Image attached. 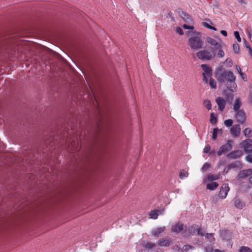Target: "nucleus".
Wrapping results in <instances>:
<instances>
[{
  "label": "nucleus",
  "mask_w": 252,
  "mask_h": 252,
  "mask_svg": "<svg viewBox=\"0 0 252 252\" xmlns=\"http://www.w3.org/2000/svg\"><path fill=\"white\" fill-rule=\"evenodd\" d=\"M235 206L240 209H242L245 205L244 202L239 198H236L234 200Z\"/></svg>",
  "instance_id": "21"
},
{
  "label": "nucleus",
  "mask_w": 252,
  "mask_h": 252,
  "mask_svg": "<svg viewBox=\"0 0 252 252\" xmlns=\"http://www.w3.org/2000/svg\"><path fill=\"white\" fill-rule=\"evenodd\" d=\"M165 230V227H159L154 229L152 231V234L155 236H158L161 233L163 232Z\"/></svg>",
  "instance_id": "19"
},
{
  "label": "nucleus",
  "mask_w": 252,
  "mask_h": 252,
  "mask_svg": "<svg viewBox=\"0 0 252 252\" xmlns=\"http://www.w3.org/2000/svg\"><path fill=\"white\" fill-rule=\"evenodd\" d=\"M79 144L78 139L72 141L70 142L68 145V150L73 151L79 149Z\"/></svg>",
  "instance_id": "15"
},
{
  "label": "nucleus",
  "mask_w": 252,
  "mask_h": 252,
  "mask_svg": "<svg viewBox=\"0 0 252 252\" xmlns=\"http://www.w3.org/2000/svg\"><path fill=\"white\" fill-rule=\"evenodd\" d=\"M242 147H243L245 152H252V140L250 139H247L244 140L242 143Z\"/></svg>",
  "instance_id": "7"
},
{
  "label": "nucleus",
  "mask_w": 252,
  "mask_h": 252,
  "mask_svg": "<svg viewBox=\"0 0 252 252\" xmlns=\"http://www.w3.org/2000/svg\"><path fill=\"white\" fill-rule=\"evenodd\" d=\"M184 225L183 223H177L173 225L171 228L172 232L178 234L184 230Z\"/></svg>",
  "instance_id": "12"
},
{
  "label": "nucleus",
  "mask_w": 252,
  "mask_h": 252,
  "mask_svg": "<svg viewBox=\"0 0 252 252\" xmlns=\"http://www.w3.org/2000/svg\"><path fill=\"white\" fill-rule=\"evenodd\" d=\"M156 244L152 242H147L145 246V247L148 249H152L156 247Z\"/></svg>",
  "instance_id": "28"
},
{
  "label": "nucleus",
  "mask_w": 252,
  "mask_h": 252,
  "mask_svg": "<svg viewBox=\"0 0 252 252\" xmlns=\"http://www.w3.org/2000/svg\"><path fill=\"white\" fill-rule=\"evenodd\" d=\"M178 13L180 17L186 23L190 24L192 22V18L188 13L185 12L180 9L178 11Z\"/></svg>",
  "instance_id": "9"
},
{
  "label": "nucleus",
  "mask_w": 252,
  "mask_h": 252,
  "mask_svg": "<svg viewBox=\"0 0 252 252\" xmlns=\"http://www.w3.org/2000/svg\"><path fill=\"white\" fill-rule=\"evenodd\" d=\"M172 243V240L170 238H160L158 244L161 247H168Z\"/></svg>",
  "instance_id": "14"
},
{
  "label": "nucleus",
  "mask_w": 252,
  "mask_h": 252,
  "mask_svg": "<svg viewBox=\"0 0 252 252\" xmlns=\"http://www.w3.org/2000/svg\"><path fill=\"white\" fill-rule=\"evenodd\" d=\"M234 51L237 53L239 51V45L237 43H235L233 45Z\"/></svg>",
  "instance_id": "39"
},
{
  "label": "nucleus",
  "mask_w": 252,
  "mask_h": 252,
  "mask_svg": "<svg viewBox=\"0 0 252 252\" xmlns=\"http://www.w3.org/2000/svg\"><path fill=\"white\" fill-rule=\"evenodd\" d=\"M241 106V101L239 98H237L236 99L234 106H233V109L234 111L235 112L239 111L241 109H239L240 107Z\"/></svg>",
  "instance_id": "20"
},
{
  "label": "nucleus",
  "mask_w": 252,
  "mask_h": 252,
  "mask_svg": "<svg viewBox=\"0 0 252 252\" xmlns=\"http://www.w3.org/2000/svg\"><path fill=\"white\" fill-rule=\"evenodd\" d=\"M188 176V173L187 171H185L184 169H182L180 171L179 173V177L181 179H183L185 178H186Z\"/></svg>",
  "instance_id": "26"
},
{
  "label": "nucleus",
  "mask_w": 252,
  "mask_h": 252,
  "mask_svg": "<svg viewBox=\"0 0 252 252\" xmlns=\"http://www.w3.org/2000/svg\"><path fill=\"white\" fill-rule=\"evenodd\" d=\"M249 183L252 185V176L249 179Z\"/></svg>",
  "instance_id": "54"
},
{
  "label": "nucleus",
  "mask_w": 252,
  "mask_h": 252,
  "mask_svg": "<svg viewBox=\"0 0 252 252\" xmlns=\"http://www.w3.org/2000/svg\"><path fill=\"white\" fill-rule=\"evenodd\" d=\"M203 25L205 28H208L209 29H211V30H214V31H216L217 30V29H216V28L215 27H213V26L210 25L207 23H203Z\"/></svg>",
  "instance_id": "36"
},
{
  "label": "nucleus",
  "mask_w": 252,
  "mask_h": 252,
  "mask_svg": "<svg viewBox=\"0 0 252 252\" xmlns=\"http://www.w3.org/2000/svg\"><path fill=\"white\" fill-rule=\"evenodd\" d=\"M196 56L200 60L209 61L214 56V54L207 50H203L197 52Z\"/></svg>",
  "instance_id": "4"
},
{
  "label": "nucleus",
  "mask_w": 252,
  "mask_h": 252,
  "mask_svg": "<svg viewBox=\"0 0 252 252\" xmlns=\"http://www.w3.org/2000/svg\"><path fill=\"white\" fill-rule=\"evenodd\" d=\"M209 84L212 88H216V81L213 78L211 77L210 78Z\"/></svg>",
  "instance_id": "34"
},
{
  "label": "nucleus",
  "mask_w": 252,
  "mask_h": 252,
  "mask_svg": "<svg viewBox=\"0 0 252 252\" xmlns=\"http://www.w3.org/2000/svg\"><path fill=\"white\" fill-rule=\"evenodd\" d=\"M201 67L204 71L203 73V80L205 83H208V78L212 75V70L207 64H203Z\"/></svg>",
  "instance_id": "6"
},
{
  "label": "nucleus",
  "mask_w": 252,
  "mask_h": 252,
  "mask_svg": "<svg viewBox=\"0 0 252 252\" xmlns=\"http://www.w3.org/2000/svg\"><path fill=\"white\" fill-rule=\"evenodd\" d=\"M249 98L250 101L252 103V90L251 91L250 94Z\"/></svg>",
  "instance_id": "52"
},
{
  "label": "nucleus",
  "mask_w": 252,
  "mask_h": 252,
  "mask_svg": "<svg viewBox=\"0 0 252 252\" xmlns=\"http://www.w3.org/2000/svg\"><path fill=\"white\" fill-rule=\"evenodd\" d=\"M246 160L249 162L252 163V154H249L246 156Z\"/></svg>",
  "instance_id": "46"
},
{
  "label": "nucleus",
  "mask_w": 252,
  "mask_h": 252,
  "mask_svg": "<svg viewBox=\"0 0 252 252\" xmlns=\"http://www.w3.org/2000/svg\"><path fill=\"white\" fill-rule=\"evenodd\" d=\"M216 101L219 106V109L220 111H222L225 106V101L224 100V99L222 98L221 97H218L217 98Z\"/></svg>",
  "instance_id": "17"
},
{
  "label": "nucleus",
  "mask_w": 252,
  "mask_h": 252,
  "mask_svg": "<svg viewBox=\"0 0 252 252\" xmlns=\"http://www.w3.org/2000/svg\"><path fill=\"white\" fill-rule=\"evenodd\" d=\"M189 247V246H187V245L185 246L184 247V250H186V249H187V247Z\"/></svg>",
  "instance_id": "56"
},
{
  "label": "nucleus",
  "mask_w": 252,
  "mask_h": 252,
  "mask_svg": "<svg viewBox=\"0 0 252 252\" xmlns=\"http://www.w3.org/2000/svg\"><path fill=\"white\" fill-rule=\"evenodd\" d=\"M236 69H237V71H238V73H239V74L241 73V72H242L241 71V68L240 67V66H237H237H236Z\"/></svg>",
  "instance_id": "53"
},
{
  "label": "nucleus",
  "mask_w": 252,
  "mask_h": 252,
  "mask_svg": "<svg viewBox=\"0 0 252 252\" xmlns=\"http://www.w3.org/2000/svg\"><path fill=\"white\" fill-rule=\"evenodd\" d=\"M235 117L238 123L243 124L245 122L246 118V114L243 110L235 112Z\"/></svg>",
  "instance_id": "8"
},
{
  "label": "nucleus",
  "mask_w": 252,
  "mask_h": 252,
  "mask_svg": "<svg viewBox=\"0 0 252 252\" xmlns=\"http://www.w3.org/2000/svg\"><path fill=\"white\" fill-rule=\"evenodd\" d=\"M228 65V66L230 67L232 66V61L231 59H229V58H227L226 60H225V62Z\"/></svg>",
  "instance_id": "45"
},
{
  "label": "nucleus",
  "mask_w": 252,
  "mask_h": 252,
  "mask_svg": "<svg viewBox=\"0 0 252 252\" xmlns=\"http://www.w3.org/2000/svg\"><path fill=\"white\" fill-rule=\"evenodd\" d=\"M232 144L233 141L232 140H229L227 141V142L222 145L220 147L219 150L217 152V155L219 156H220L222 154H224L227 152H229L232 149Z\"/></svg>",
  "instance_id": "5"
},
{
  "label": "nucleus",
  "mask_w": 252,
  "mask_h": 252,
  "mask_svg": "<svg viewBox=\"0 0 252 252\" xmlns=\"http://www.w3.org/2000/svg\"><path fill=\"white\" fill-rule=\"evenodd\" d=\"M246 32L247 34L248 37H249L250 39L252 42V29L250 27H249L246 29Z\"/></svg>",
  "instance_id": "33"
},
{
  "label": "nucleus",
  "mask_w": 252,
  "mask_h": 252,
  "mask_svg": "<svg viewBox=\"0 0 252 252\" xmlns=\"http://www.w3.org/2000/svg\"><path fill=\"white\" fill-rule=\"evenodd\" d=\"M241 165V164L239 161H234V162H233L230 163L228 165L227 168H228V170H230V169L234 168L235 167L240 168Z\"/></svg>",
  "instance_id": "23"
},
{
  "label": "nucleus",
  "mask_w": 252,
  "mask_h": 252,
  "mask_svg": "<svg viewBox=\"0 0 252 252\" xmlns=\"http://www.w3.org/2000/svg\"><path fill=\"white\" fill-rule=\"evenodd\" d=\"M210 164L206 162L204 163V165H203L202 167V170L204 171L207 170L210 167Z\"/></svg>",
  "instance_id": "44"
},
{
  "label": "nucleus",
  "mask_w": 252,
  "mask_h": 252,
  "mask_svg": "<svg viewBox=\"0 0 252 252\" xmlns=\"http://www.w3.org/2000/svg\"><path fill=\"white\" fill-rule=\"evenodd\" d=\"M239 252H252V250L246 246H242L240 248Z\"/></svg>",
  "instance_id": "29"
},
{
  "label": "nucleus",
  "mask_w": 252,
  "mask_h": 252,
  "mask_svg": "<svg viewBox=\"0 0 252 252\" xmlns=\"http://www.w3.org/2000/svg\"><path fill=\"white\" fill-rule=\"evenodd\" d=\"M159 211L158 210H154L150 211L149 216L150 218L157 219L159 215Z\"/></svg>",
  "instance_id": "22"
},
{
  "label": "nucleus",
  "mask_w": 252,
  "mask_h": 252,
  "mask_svg": "<svg viewBox=\"0 0 252 252\" xmlns=\"http://www.w3.org/2000/svg\"><path fill=\"white\" fill-rule=\"evenodd\" d=\"M216 77L218 81L221 83H223L227 88L231 92H234L237 85L235 83L236 77L231 71L224 70L221 71L219 69L216 72Z\"/></svg>",
  "instance_id": "1"
},
{
  "label": "nucleus",
  "mask_w": 252,
  "mask_h": 252,
  "mask_svg": "<svg viewBox=\"0 0 252 252\" xmlns=\"http://www.w3.org/2000/svg\"><path fill=\"white\" fill-rule=\"evenodd\" d=\"M219 130V129L218 128H214L213 131V134H212V138L213 140H215L217 138V132Z\"/></svg>",
  "instance_id": "35"
},
{
  "label": "nucleus",
  "mask_w": 252,
  "mask_h": 252,
  "mask_svg": "<svg viewBox=\"0 0 252 252\" xmlns=\"http://www.w3.org/2000/svg\"><path fill=\"white\" fill-rule=\"evenodd\" d=\"M242 79L244 81H247V75L245 73H243V72H241V73L240 74Z\"/></svg>",
  "instance_id": "48"
},
{
  "label": "nucleus",
  "mask_w": 252,
  "mask_h": 252,
  "mask_svg": "<svg viewBox=\"0 0 252 252\" xmlns=\"http://www.w3.org/2000/svg\"><path fill=\"white\" fill-rule=\"evenodd\" d=\"M207 42L210 45L213 46L216 49V48H220L221 44L218 43L215 39L208 37L207 38Z\"/></svg>",
  "instance_id": "18"
},
{
  "label": "nucleus",
  "mask_w": 252,
  "mask_h": 252,
  "mask_svg": "<svg viewBox=\"0 0 252 252\" xmlns=\"http://www.w3.org/2000/svg\"><path fill=\"white\" fill-rule=\"evenodd\" d=\"M219 186V184L216 182H212L207 185V189L209 190H214Z\"/></svg>",
  "instance_id": "24"
},
{
  "label": "nucleus",
  "mask_w": 252,
  "mask_h": 252,
  "mask_svg": "<svg viewBox=\"0 0 252 252\" xmlns=\"http://www.w3.org/2000/svg\"><path fill=\"white\" fill-rule=\"evenodd\" d=\"M226 95H227V98L228 99L232 100V99L233 98V94L232 93H229L228 94H226Z\"/></svg>",
  "instance_id": "49"
},
{
  "label": "nucleus",
  "mask_w": 252,
  "mask_h": 252,
  "mask_svg": "<svg viewBox=\"0 0 252 252\" xmlns=\"http://www.w3.org/2000/svg\"><path fill=\"white\" fill-rule=\"evenodd\" d=\"M224 123L226 126L229 127L232 125L233 121L231 119H228L224 121Z\"/></svg>",
  "instance_id": "37"
},
{
  "label": "nucleus",
  "mask_w": 252,
  "mask_h": 252,
  "mask_svg": "<svg viewBox=\"0 0 252 252\" xmlns=\"http://www.w3.org/2000/svg\"><path fill=\"white\" fill-rule=\"evenodd\" d=\"M206 237L210 242L214 241L215 240V238L214 237V233H207L206 235Z\"/></svg>",
  "instance_id": "32"
},
{
  "label": "nucleus",
  "mask_w": 252,
  "mask_h": 252,
  "mask_svg": "<svg viewBox=\"0 0 252 252\" xmlns=\"http://www.w3.org/2000/svg\"><path fill=\"white\" fill-rule=\"evenodd\" d=\"M252 174V169H248L241 171L238 177L239 179L245 178Z\"/></svg>",
  "instance_id": "16"
},
{
  "label": "nucleus",
  "mask_w": 252,
  "mask_h": 252,
  "mask_svg": "<svg viewBox=\"0 0 252 252\" xmlns=\"http://www.w3.org/2000/svg\"><path fill=\"white\" fill-rule=\"evenodd\" d=\"M231 134L235 137L239 136L241 132V127L239 125H234L230 128Z\"/></svg>",
  "instance_id": "13"
},
{
  "label": "nucleus",
  "mask_w": 252,
  "mask_h": 252,
  "mask_svg": "<svg viewBox=\"0 0 252 252\" xmlns=\"http://www.w3.org/2000/svg\"><path fill=\"white\" fill-rule=\"evenodd\" d=\"M237 0L243 6H245L247 3L245 0Z\"/></svg>",
  "instance_id": "50"
},
{
  "label": "nucleus",
  "mask_w": 252,
  "mask_h": 252,
  "mask_svg": "<svg viewBox=\"0 0 252 252\" xmlns=\"http://www.w3.org/2000/svg\"><path fill=\"white\" fill-rule=\"evenodd\" d=\"M203 104L208 110H210L211 109L212 105L210 100H205L203 101Z\"/></svg>",
  "instance_id": "30"
},
{
  "label": "nucleus",
  "mask_w": 252,
  "mask_h": 252,
  "mask_svg": "<svg viewBox=\"0 0 252 252\" xmlns=\"http://www.w3.org/2000/svg\"><path fill=\"white\" fill-rule=\"evenodd\" d=\"M220 33L222 34L224 36H227V32L225 31L221 30L220 31Z\"/></svg>",
  "instance_id": "51"
},
{
  "label": "nucleus",
  "mask_w": 252,
  "mask_h": 252,
  "mask_svg": "<svg viewBox=\"0 0 252 252\" xmlns=\"http://www.w3.org/2000/svg\"><path fill=\"white\" fill-rule=\"evenodd\" d=\"M210 146L209 145H207L205 146L204 149H203V152L205 153H208L210 151Z\"/></svg>",
  "instance_id": "43"
},
{
  "label": "nucleus",
  "mask_w": 252,
  "mask_h": 252,
  "mask_svg": "<svg viewBox=\"0 0 252 252\" xmlns=\"http://www.w3.org/2000/svg\"><path fill=\"white\" fill-rule=\"evenodd\" d=\"M195 233L199 236H203L205 235V232L196 225H192L189 227L185 228L183 232V234L185 237L190 235H193Z\"/></svg>",
  "instance_id": "2"
},
{
  "label": "nucleus",
  "mask_w": 252,
  "mask_h": 252,
  "mask_svg": "<svg viewBox=\"0 0 252 252\" xmlns=\"http://www.w3.org/2000/svg\"><path fill=\"white\" fill-rule=\"evenodd\" d=\"M176 32L180 35H182L184 34L183 31L180 27H177L176 29Z\"/></svg>",
  "instance_id": "47"
},
{
  "label": "nucleus",
  "mask_w": 252,
  "mask_h": 252,
  "mask_svg": "<svg viewBox=\"0 0 252 252\" xmlns=\"http://www.w3.org/2000/svg\"><path fill=\"white\" fill-rule=\"evenodd\" d=\"M229 190V188L228 184H224L221 186L220 191L219 192V195L220 198L222 199L225 198L227 195L228 191Z\"/></svg>",
  "instance_id": "10"
},
{
  "label": "nucleus",
  "mask_w": 252,
  "mask_h": 252,
  "mask_svg": "<svg viewBox=\"0 0 252 252\" xmlns=\"http://www.w3.org/2000/svg\"><path fill=\"white\" fill-rule=\"evenodd\" d=\"M219 176H220L219 175H216V174L210 175L208 176L207 179L209 181H213L214 180L219 179V177H220Z\"/></svg>",
  "instance_id": "27"
},
{
  "label": "nucleus",
  "mask_w": 252,
  "mask_h": 252,
  "mask_svg": "<svg viewBox=\"0 0 252 252\" xmlns=\"http://www.w3.org/2000/svg\"><path fill=\"white\" fill-rule=\"evenodd\" d=\"M215 252H224L223 251L219 250H216Z\"/></svg>",
  "instance_id": "55"
},
{
  "label": "nucleus",
  "mask_w": 252,
  "mask_h": 252,
  "mask_svg": "<svg viewBox=\"0 0 252 252\" xmlns=\"http://www.w3.org/2000/svg\"><path fill=\"white\" fill-rule=\"evenodd\" d=\"M217 118L214 117L213 115V114L212 113L211 115V117H210V122L212 124H215L217 123Z\"/></svg>",
  "instance_id": "40"
},
{
  "label": "nucleus",
  "mask_w": 252,
  "mask_h": 252,
  "mask_svg": "<svg viewBox=\"0 0 252 252\" xmlns=\"http://www.w3.org/2000/svg\"><path fill=\"white\" fill-rule=\"evenodd\" d=\"M245 43L246 47L248 49L250 55L252 56V49L246 40H245Z\"/></svg>",
  "instance_id": "38"
},
{
  "label": "nucleus",
  "mask_w": 252,
  "mask_h": 252,
  "mask_svg": "<svg viewBox=\"0 0 252 252\" xmlns=\"http://www.w3.org/2000/svg\"><path fill=\"white\" fill-rule=\"evenodd\" d=\"M243 155V152L241 150H235L227 155V157L232 159H236L241 157Z\"/></svg>",
  "instance_id": "11"
},
{
  "label": "nucleus",
  "mask_w": 252,
  "mask_h": 252,
  "mask_svg": "<svg viewBox=\"0 0 252 252\" xmlns=\"http://www.w3.org/2000/svg\"><path fill=\"white\" fill-rule=\"evenodd\" d=\"M216 49L219 50V52L217 54V56L219 58H222L224 56V52L222 50L221 45L220 46V48H216Z\"/></svg>",
  "instance_id": "31"
},
{
  "label": "nucleus",
  "mask_w": 252,
  "mask_h": 252,
  "mask_svg": "<svg viewBox=\"0 0 252 252\" xmlns=\"http://www.w3.org/2000/svg\"><path fill=\"white\" fill-rule=\"evenodd\" d=\"M183 27L185 29H189V30H193L194 29V26L192 25H188L187 24H184L183 26Z\"/></svg>",
  "instance_id": "42"
},
{
  "label": "nucleus",
  "mask_w": 252,
  "mask_h": 252,
  "mask_svg": "<svg viewBox=\"0 0 252 252\" xmlns=\"http://www.w3.org/2000/svg\"><path fill=\"white\" fill-rule=\"evenodd\" d=\"M234 36L235 38L237 39V41L239 42L241 41V39L239 35V33L237 31H235L234 32Z\"/></svg>",
  "instance_id": "41"
},
{
  "label": "nucleus",
  "mask_w": 252,
  "mask_h": 252,
  "mask_svg": "<svg viewBox=\"0 0 252 252\" xmlns=\"http://www.w3.org/2000/svg\"><path fill=\"white\" fill-rule=\"evenodd\" d=\"M244 135L248 138H250L252 136V130L250 128L247 127L246 128L244 131Z\"/></svg>",
  "instance_id": "25"
},
{
  "label": "nucleus",
  "mask_w": 252,
  "mask_h": 252,
  "mask_svg": "<svg viewBox=\"0 0 252 252\" xmlns=\"http://www.w3.org/2000/svg\"><path fill=\"white\" fill-rule=\"evenodd\" d=\"M203 42L199 36H195L189 39V45L192 50H198L203 47Z\"/></svg>",
  "instance_id": "3"
}]
</instances>
